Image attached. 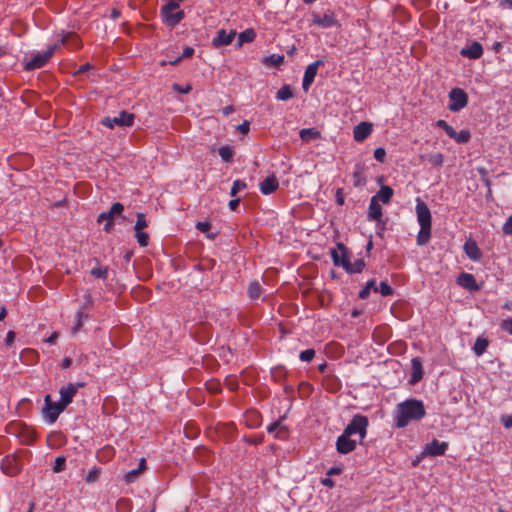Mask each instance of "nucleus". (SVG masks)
Masks as SVG:
<instances>
[{
  "label": "nucleus",
  "mask_w": 512,
  "mask_h": 512,
  "mask_svg": "<svg viewBox=\"0 0 512 512\" xmlns=\"http://www.w3.org/2000/svg\"><path fill=\"white\" fill-rule=\"evenodd\" d=\"M369 425L368 418L361 414L352 417L350 423L345 427L342 434L336 440V450L340 454H348L356 449L357 442L351 437L355 434L359 435L360 441L366 437L367 427Z\"/></svg>",
  "instance_id": "f257e3e1"
},
{
  "label": "nucleus",
  "mask_w": 512,
  "mask_h": 512,
  "mask_svg": "<svg viewBox=\"0 0 512 512\" xmlns=\"http://www.w3.org/2000/svg\"><path fill=\"white\" fill-rule=\"evenodd\" d=\"M426 415L423 401L407 399L396 406L394 412V425L397 428H404L411 422L422 420Z\"/></svg>",
  "instance_id": "f03ea898"
},
{
  "label": "nucleus",
  "mask_w": 512,
  "mask_h": 512,
  "mask_svg": "<svg viewBox=\"0 0 512 512\" xmlns=\"http://www.w3.org/2000/svg\"><path fill=\"white\" fill-rule=\"evenodd\" d=\"M179 2L177 0H170L161 8V15L163 20L169 26L178 25L185 17L183 10H179Z\"/></svg>",
  "instance_id": "7ed1b4c3"
},
{
  "label": "nucleus",
  "mask_w": 512,
  "mask_h": 512,
  "mask_svg": "<svg viewBox=\"0 0 512 512\" xmlns=\"http://www.w3.org/2000/svg\"><path fill=\"white\" fill-rule=\"evenodd\" d=\"M9 433L16 436L25 445H31L36 440L34 429L23 422L11 423L9 425Z\"/></svg>",
  "instance_id": "20e7f679"
},
{
  "label": "nucleus",
  "mask_w": 512,
  "mask_h": 512,
  "mask_svg": "<svg viewBox=\"0 0 512 512\" xmlns=\"http://www.w3.org/2000/svg\"><path fill=\"white\" fill-rule=\"evenodd\" d=\"M135 115L133 113H129L125 110L119 112L117 116H107L104 117L101 123L110 129H113L115 126L121 127H131L134 124Z\"/></svg>",
  "instance_id": "39448f33"
},
{
  "label": "nucleus",
  "mask_w": 512,
  "mask_h": 512,
  "mask_svg": "<svg viewBox=\"0 0 512 512\" xmlns=\"http://www.w3.org/2000/svg\"><path fill=\"white\" fill-rule=\"evenodd\" d=\"M58 45L50 46L46 51L42 53L35 54L29 61H27L24 65V69L26 71H33L36 69H40L46 65L50 58L54 55Z\"/></svg>",
  "instance_id": "423d86ee"
},
{
  "label": "nucleus",
  "mask_w": 512,
  "mask_h": 512,
  "mask_svg": "<svg viewBox=\"0 0 512 512\" xmlns=\"http://www.w3.org/2000/svg\"><path fill=\"white\" fill-rule=\"evenodd\" d=\"M468 104V95L461 88H453L449 92V105L448 109L451 112H459Z\"/></svg>",
  "instance_id": "0eeeda50"
},
{
  "label": "nucleus",
  "mask_w": 512,
  "mask_h": 512,
  "mask_svg": "<svg viewBox=\"0 0 512 512\" xmlns=\"http://www.w3.org/2000/svg\"><path fill=\"white\" fill-rule=\"evenodd\" d=\"M44 402L45 406L43 411L45 413V418L49 423H54L66 407L60 401L53 402L50 395L45 396Z\"/></svg>",
  "instance_id": "6e6552de"
},
{
  "label": "nucleus",
  "mask_w": 512,
  "mask_h": 512,
  "mask_svg": "<svg viewBox=\"0 0 512 512\" xmlns=\"http://www.w3.org/2000/svg\"><path fill=\"white\" fill-rule=\"evenodd\" d=\"M124 210L123 204L120 202L113 203L109 211L102 212L98 218V223H104V230L110 231L113 227V218L117 215H120Z\"/></svg>",
  "instance_id": "1a4fd4ad"
},
{
  "label": "nucleus",
  "mask_w": 512,
  "mask_h": 512,
  "mask_svg": "<svg viewBox=\"0 0 512 512\" xmlns=\"http://www.w3.org/2000/svg\"><path fill=\"white\" fill-rule=\"evenodd\" d=\"M311 17H312V25L318 26L323 29L340 26V23L336 19L333 12H329L324 15H320L316 12H313L311 14Z\"/></svg>",
  "instance_id": "9d476101"
},
{
  "label": "nucleus",
  "mask_w": 512,
  "mask_h": 512,
  "mask_svg": "<svg viewBox=\"0 0 512 512\" xmlns=\"http://www.w3.org/2000/svg\"><path fill=\"white\" fill-rule=\"evenodd\" d=\"M0 468L5 475L15 476L21 471L22 465L15 455H7L2 459Z\"/></svg>",
  "instance_id": "9b49d317"
},
{
  "label": "nucleus",
  "mask_w": 512,
  "mask_h": 512,
  "mask_svg": "<svg viewBox=\"0 0 512 512\" xmlns=\"http://www.w3.org/2000/svg\"><path fill=\"white\" fill-rule=\"evenodd\" d=\"M416 213L420 227L427 229L432 226L431 212L428 206L420 198H417Z\"/></svg>",
  "instance_id": "f8f14e48"
},
{
  "label": "nucleus",
  "mask_w": 512,
  "mask_h": 512,
  "mask_svg": "<svg viewBox=\"0 0 512 512\" xmlns=\"http://www.w3.org/2000/svg\"><path fill=\"white\" fill-rule=\"evenodd\" d=\"M323 64L324 61L322 59H318L307 66L302 80V88L305 92L310 89L317 75L318 68Z\"/></svg>",
  "instance_id": "ddd939ff"
},
{
  "label": "nucleus",
  "mask_w": 512,
  "mask_h": 512,
  "mask_svg": "<svg viewBox=\"0 0 512 512\" xmlns=\"http://www.w3.org/2000/svg\"><path fill=\"white\" fill-rule=\"evenodd\" d=\"M83 382L78 383H69L67 386L62 387L59 390L60 394V402L67 407L70 403H72L74 396L76 395L79 388L84 387Z\"/></svg>",
  "instance_id": "4468645a"
},
{
  "label": "nucleus",
  "mask_w": 512,
  "mask_h": 512,
  "mask_svg": "<svg viewBox=\"0 0 512 512\" xmlns=\"http://www.w3.org/2000/svg\"><path fill=\"white\" fill-rule=\"evenodd\" d=\"M447 448V442H440L437 439H434L433 441L425 445L422 454L425 456L428 455L432 457L442 456L445 454Z\"/></svg>",
  "instance_id": "2eb2a0df"
},
{
  "label": "nucleus",
  "mask_w": 512,
  "mask_h": 512,
  "mask_svg": "<svg viewBox=\"0 0 512 512\" xmlns=\"http://www.w3.org/2000/svg\"><path fill=\"white\" fill-rule=\"evenodd\" d=\"M331 257L335 266L346 267L349 260V253L342 243H337V248L331 250Z\"/></svg>",
  "instance_id": "dca6fc26"
},
{
  "label": "nucleus",
  "mask_w": 512,
  "mask_h": 512,
  "mask_svg": "<svg viewBox=\"0 0 512 512\" xmlns=\"http://www.w3.org/2000/svg\"><path fill=\"white\" fill-rule=\"evenodd\" d=\"M235 36L236 31L234 30L227 32L225 29H220L217 31L216 36L212 39V45L215 48H220L222 46L229 45L231 44Z\"/></svg>",
  "instance_id": "f3484780"
},
{
  "label": "nucleus",
  "mask_w": 512,
  "mask_h": 512,
  "mask_svg": "<svg viewBox=\"0 0 512 512\" xmlns=\"http://www.w3.org/2000/svg\"><path fill=\"white\" fill-rule=\"evenodd\" d=\"M372 124L369 122H361L354 127V139L357 142H363L372 133Z\"/></svg>",
  "instance_id": "a211bd4d"
},
{
  "label": "nucleus",
  "mask_w": 512,
  "mask_h": 512,
  "mask_svg": "<svg viewBox=\"0 0 512 512\" xmlns=\"http://www.w3.org/2000/svg\"><path fill=\"white\" fill-rule=\"evenodd\" d=\"M460 53L462 56L469 59H478L483 54V47L479 42L474 41L470 45L462 48Z\"/></svg>",
  "instance_id": "6ab92c4d"
},
{
  "label": "nucleus",
  "mask_w": 512,
  "mask_h": 512,
  "mask_svg": "<svg viewBox=\"0 0 512 512\" xmlns=\"http://www.w3.org/2000/svg\"><path fill=\"white\" fill-rule=\"evenodd\" d=\"M457 284L470 291H478L480 287L477 285L475 277L466 272H462L457 278Z\"/></svg>",
  "instance_id": "aec40b11"
},
{
  "label": "nucleus",
  "mask_w": 512,
  "mask_h": 512,
  "mask_svg": "<svg viewBox=\"0 0 512 512\" xmlns=\"http://www.w3.org/2000/svg\"><path fill=\"white\" fill-rule=\"evenodd\" d=\"M260 191L264 195H269L273 192H275L279 187V182L277 178L272 175L266 177L261 183H260Z\"/></svg>",
  "instance_id": "412c9836"
},
{
  "label": "nucleus",
  "mask_w": 512,
  "mask_h": 512,
  "mask_svg": "<svg viewBox=\"0 0 512 512\" xmlns=\"http://www.w3.org/2000/svg\"><path fill=\"white\" fill-rule=\"evenodd\" d=\"M411 365H412V374H411L410 383L416 384L423 378L424 372H423L422 362H421L420 358L415 357L412 359Z\"/></svg>",
  "instance_id": "4be33fe9"
},
{
  "label": "nucleus",
  "mask_w": 512,
  "mask_h": 512,
  "mask_svg": "<svg viewBox=\"0 0 512 512\" xmlns=\"http://www.w3.org/2000/svg\"><path fill=\"white\" fill-rule=\"evenodd\" d=\"M464 251L466 255L473 261H479L482 257V252L475 241H466L464 244Z\"/></svg>",
  "instance_id": "5701e85b"
},
{
  "label": "nucleus",
  "mask_w": 512,
  "mask_h": 512,
  "mask_svg": "<svg viewBox=\"0 0 512 512\" xmlns=\"http://www.w3.org/2000/svg\"><path fill=\"white\" fill-rule=\"evenodd\" d=\"M244 422L248 428H257L261 425V415L255 410L245 413Z\"/></svg>",
  "instance_id": "b1692460"
},
{
  "label": "nucleus",
  "mask_w": 512,
  "mask_h": 512,
  "mask_svg": "<svg viewBox=\"0 0 512 512\" xmlns=\"http://www.w3.org/2000/svg\"><path fill=\"white\" fill-rule=\"evenodd\" d=\"M394 192L390 186H382L380 190L372 197L376 199L377 202H382L384 204H388L391 201Z\"/></svg>",
  "instance_id": "393cba45"
},
{
  "label": "nucleus",
  "mask_w": 512,
  "mask_h": 512,
  "mask_svg": "<svg viewBox=\"0 0 512 512\" xmlns=\"http://www.w3.org/2000/svg\"><path fill=\"white\" fill-rule=\"evenodd\" d=\"M382 217V208L379 202L376 199L371 198L370 204L368 207V219L369 220H379Z\"/></svg>",
  "instance_id": "a878e982"
},
{
  "label": "nucleus",
  "mask_w": 512,
  "mask_h": 512,
  "mask_svg": "<svg viewBox=\"0 0 512 512\" xmlns=\"http://www.w3.org/2000/svg\"><path fill=\"white\" fill-rule=\"evenodd\" d=\"M255 37L256 33L253 29H246L238 35L236 46L240 48L244 43H250L254 41Z\"/></svg>",
  "instance_id": "bb28decb"
},
{
  "label": "nucleus",
  "mask_w": 512,
  "mask_h": 512,
  "mask_svg": "<svg viewBox=\"0 0 512 512\" xmlns=\"http://www.w3.org/2000/svg\"><path fill=\"white\" fill-rule=\"evenodd\" d=\"M371 290L374 292H378V287L376 286V280L370 279L367 281L366 285L359 291V298L367 299L370 295Z\"/></svg>",
  "instance_id": "cd10ccee"
},
{
  "label": "nucleus",
  "mask_w": 512,
  "mask_h": 512,
  "mask_svg": "<svg viewBox=\"0 0 512 512\" xmlns=\"http://www.w3.org/2000/svg\"><path fill=\"white\" fill-rule=\"evenodd\" d=\"M364 267H365V262L363 259H358L354 263H351L350 259H349L347 262V265L344 269L346 272L353 274V273L362 272Z\"/></svg>",
  "instance_id": "c85d7f7f"
},
{
  "label": "nucleus",
  "mask_w": 512,
  "mask_h": 512,
  "mask_svg": "<svg viewBox=\"0 0 512 512\" xmlns=\"http://www.w3.org/2000/svg\"><path fill=\"white\" fill-rule=\"evenodd\" d=\"M262 293L261 285L257 280L251 281L248 287V296L250 299L255 300L259 298Z\"/></svg>",
  "instance_id": "c756f323"
},
{
  "label": "nucleus",
  "mask_w": 512,
  "mask_h": 512,
  "mask_svg": "<svg viewBox=\"0 0 512 512\" xmlns=\"http://www.w3.org/2000/svg\"><path fill=\"white\" fill-rule=\"evenodd\" d=\"M300 138L303 140V141H310L312 139H317L320 137V132L313 129V128H304L302 130H300Z\"/></svg>",
  "instance_id": "7c9ffc66"
},
{
  "label": "nucleus",
  "mask_w": 512,
  "mask_h": 512,
  "mask_svg": "<svg viewBox=\"0 0 512 512\" xmlns=\"http://www.w3.org/2000/svg\"><path fill=\"white\" fill-rule=\"evenodd\" d=\"M488 345H489V342L486 338L479 337L476 339V341L474 343L473 351L477 356H480L485 352Z\"/></svg>",
  "instance_id": "2f4dec72"
},
{
  "label": "nucleus",
  "mask_w": 512,
  "mask_h": 512,
  "mask_svg": "<svg viewBox=\"0 0 512 512\" xmlns=\"http://www.w3.org/2000/svg\"><path fill=\"white\" fill-rule=\"evenodd\" d=\"M293 97V92L289 85L282 86L276 93V99L280 101H287Z\"/></svg>",
  "instance_id": "473e14b6"
},
{
  "label": "nucleus",
  "mask_w": 512,
  "mask_h": 512,
  "mask_svg": "<svg viewBox=\"0 0 512 512\" xmlns=\"http://www.w3.org/2000/svg\"><path fill=\"white\" fill-rule=\"evenodd\" d=\"M353 184L355 187H363L366 184V177L364 176V173L361 168H357L353 172Z\"/></svg>",
  "instance_id": "72a5a7b5"
},
{
  "label": "nucleus",
  "mask_w": 512,
  "mask_h": 512,
  "mask_svg": "<svg viewBox=\"0 0 512 512\" xmlns=\"http://www.w3.org/2000/svg\"><path fill=\"white\" fill-rule=\"evenodd\" d=\"M87 315L85 314V312L83 311V309H80L77 311L76 313V322L75 324L73 325L72 329H71V332L73 335H75L76 333H78L82 326H83V319L86 318Z\"/></svg>",
  "instance_id": "f704fd0d"
},
{
  "label": "nucleus",
  "mask_w": 512,
  "mask_h": 512,
  "mask_svg": "<svg viewBox=\"0 0 512 512\" xmlns=\"http://www.w3.org/2000/svg\"><path fill=\"white\" fill-rule=\"evenodd\" d=\"M218 154L224 162H230L234 155V150L231 146H221L218 149Z\"/></svg>",
  "instance_id": "c9c22d12"
},
{
  "label": "nucleus",
  "mask_w": 512,
  "mask_h": 512,
  "mask_svg": "<svg viewBox=\"0 0 512 512\" xmlns=\"http://www.w3.org/2000/svg\"><path fill=\"white\" fill-rule=\"evenodd\" d=\"M431 236V227H428L427 229H424L420 227V231L417 235V244L420 246L425 245L428 243Z\"/></svg>",
  "instance_id": "e433bc0d"
},
{
  "label": "nucleus",
  "mask_w": 512,
  "mask_h": 512,
  "mask_svg": "<svg viewBox=\"0 0 512 512\" xmlns=\"http://www.w3.org/2000/svg\"><path fill=\"white\" fill-rule=\"evenodd\" d=\"M90 273L95 278L106 280L108 277V268L102 267V266H97V267L92 268Z\"/></svg>",
  "instance_id": "4c0bfd02"
},
{
  "label": "nucleus",
  "mask_w": 512,
  "mask_h": 512,
  "mask_svg": "<svg viewBox=\"0 0 512 512\" xmlns=\"http://www.w3.org/2000/svg\"><path fill=\"white\" fill-rule=\"evenodd\" d=\"M284 56L283 55H277V54H271L264 59V63L272 66H279L283 63Z\"/></svg>",
  "instance_id": "58836bf2"
},
{
  "label": "nucleus",
  "mask_w": 512,
  "mask_h": 512,
  "mask_svg": "<svg viewBox=\"0 0 512 512\" xmlns=\"http://www.w3.org/2000/svg\"><path fill=\"white\" fill-rule=\"evenodd\" d=\"M428 161L430 164L436 167H441L444 163V156L442 153H434L428 156Z\"/></svg>",
  "instance_id": "ea45409f"
},
{
  "label": "nucleus",
  "mask_w": 512,
  "mask_h": 512,
  "mask_svg": "<svg viewBox=\"0 0 512 512\" xmlns=\"http://www.w3.org/2000/svg\"><path fill=\"white\" fill-rule=\"evenodd\" d=\"M147 226H148V223H147V221L145 219V215L143 213H138L137 214V220H136V223H135V226H134L135 232L142 231Z\"/></svg>",
  "instance_id": "a19ab883"
},
{
  "label": "nucleus",
  "mask_w": 512,
  "mask_h": 512,
  "mask_svg": "<svg viewBox=\"0 0 512 512\" xmlns=\"http://www.w3.org/2000/svg\"><path fill=\"white\" fill-rule=\"evenodd\" d=\"M70 41H73L75 48L80 46V41L78 37L74 33H67L62 37L61 43L63 45H68Z\"/></svg>",
  "instance_id": "79ce46f5"
},
{
  "label": "nucleus",
  "mask_w": 512,
  "mask_h": 512,
  "mask_svg": "<svg viewBox=\"0 0 512 512\" xmlns=\"http://www.w3.org/2000/svg\"><path fill=\"white\" fill-rule=\"evenodd\" d=\"M457 143L464 144L470 140V132L468 130L456 131V138H453Z\"/></svg>",
  "instance_id": "37998d69"
},
{
  "label": "nucleus",
  "mask_w": 512,
  "mask_h": 512,
  "mask_svg": "<svg viewBox=\"0 0 512 512\" xmlns=\"http://www.w3.org/2000/svg\"><path fill=\"white\" fill-rule=\"evenodd\" d=\"M246 188H247V184L244 181L235 180L232 184L230 195L235 196L240 190H244Z\"/></svg>",
  "instance_id": "c03bdc74"
},
{
  "label": "nucleus",
  "mask_w": 512,
  "mask_h": 512,
  "mask_svg": "<svg viewBox=\"0 0 512 512\" xmlns=\"http://www.w3.org/2000/svg\"><path fill=\"white\" fill-rule=\"evenodd\" d=\"M315 357V350L314 349H306L304 351H301L299 354V358L303 362H310Z\"/></svg>",
  "instance_id": "a18cd8bd"
},
{
  "label": "nucleus",
  "mask_w": 512,
  "mask_h": 512,
  "mask_svg": "<svg viewBox=\"0 0 512 512\" xmlns=\"http://www.w3.org/2000/svg\"><path fill=\"white\" fill-rule=\"evenodd\" d=\"M194 54V49L192 47H186L181 55L175 59L174 61H171L172 65L178 64L182 59L190 58Z\"/></svg>",
  "instance_id": "49530a36"
},
{
  "label": "nucleus",
  "mask_w": 512,
  "mask_h": 512,
  "mask_svg": "<svg viewBox=\"0 0 512 512\" xmlns=\"http://www.w3.org/2000/svg\"><path fill=\"white\" fill-rule=\"evenodd\" d=\"M137 241L141 247H146L149 243V235L146 232L139 231L135 232Z\"/></svg>",
  "instance_id": "de8ad7c7"
},
{
  "label": "nucleus",
  "mask_w": 512,
  "mask_h": 512,
  "mask_svg": "<svg viewBox=\"0 0 512 512\" xmlns=\"http://www.w3.org/2000/svg\"><path fill=\"white\" fill-rule=\"evenodd\" d=\"M378 292H380L382 296H389L393 294V289L387 282L382 281L380 282Z\"/></svg>",
  "instance_id": "09e8293b"
},
{
  "label": "nucleus",
  "mask_w": 512,
  "mask_h": 512,
  "mask_svg": "<svg viewBox=\"0 0 512 512\" xmlns=\"http://www.w3.org/2000/svg\"><path fill=\"white\" fill-rule=\"evenodd\" d=\"M141 474V469H132L130 471H128L126 474H125V481L127 483H132L134 482L138 476Z\"/></svg>",
  "instance_id": "8fccbe9b"
},
{
  "label": "nucleus",
  "mask_w": 512,
  "mask_h": 512,
  "mask_svg": "<svg viewBox=\"0 0 512 512\" xmlns=\"http://www.w3.org/2000/svg\"><path fill=\"white\" fill-rule=\"evenodd\" d=\"M65 463H66V459L63 456H58L55 459L53 471L55 473H59V472L63 471L65 468Z\"/></svg>",
  "instance_id": "3c124183"
},
{
  "label": "nucleus",
  "mask_w": 512,
  "mask_h": 512,
  "mask_svg": "<svg viewBox=\"0 0 512 512\" xmlns=\"http://www.w3.org/2000/svg\"><path fill=\"white\" fill-rule=\"evenodd\" d=\"M100 471L96 468L91 469L86 475V481L88 483H94L98 480Z\"/></svg>",
  "instance_id": "603ef678"
},
{
  "label": "nucleus",
  "mask_w": 512,
  "mask_h": 512,
  "mask_svg": "<svg viewBox=\"0 0 512 512\" xmlns=\"http://www.w3.org/2000/svg\"><path fill=\"white\" fill-rule=\"evenodd\" d=\"M500 327L503 331L512 335V317H508L507 319L502 320Z\"/></svg>",
  "instance_id": "864d4df0"
},
{
  "label": "nucleus",
  "mask_w": 512,
  "mask_h": 512,
  "mask_svg": "<svg viewBox=\"0 0 512 512\" xmlns=\"http://www.w3.org/2000/svg\"><path fill=\"white\" fill-rule=\"evenodd\" d=\"M502 230L505 235L512 236V215L503 224Z\"/></svg>",
  "instance_id": "5fc2aeb1"
},
{
  "label": "nucleus",
  "mask_w": 512,
  "mask_h": 512,
  "mask_svg": "<svg viewBox=\"0 0 512 512\" xmlns=\"http://www.w3.org/2000/svg\"><path fill=\"white\" fill-rule=\"evenodd\" d=\"M386 156V151L383 147H378L374 151V158L379 161L383 162Z\"/></svg>",
  "instance_id": "6e6d98bb"
},
{
  "label": "nucleus",
  "mask_w": 512,
  "mask_h": 512,
  "mask_svg": "<svg viewBox=\"0 0 512 512\" xmlns=\"http://www.w3.org/2000/svg\"><path fill=\"white\" fill-rule=\"evenodd\" d=\"M244 441L248 444L258 445L263 442V436H255L253 438L245 436Z\"/></svg>",
  "instance_id": "4d7b16f0"
},
{
  "label": "nucleus",
  "mask_w": 512,
  "mask_h": 512,
  "mask_svg": "<svg viewBox=\"0 0 512 512\" xmlns=\"http://www.w3.org/2000/svg\"><path fill=\"white\" fill-rule=\"evenodd\" d=\"M196 228H197L199 231H201V232H203V233H206V232H208V231L210 230L211 225H210V223H209V222H198V223L196 224Z\"/></svg>",
  "instance_id": "13d9d810"
},
{
  "label": "nucleus",
  "mask_w": 512,
  "mask_h": 512,
  "mask_svg": "<svg viewBox=\"0 0 512 512\" xmlns=\"http://www.w3.org/2000/svg\"><path fill=\"white\" fill-rule=\"evenodd\" d=\"M238 131L242 134H247L250 129V123L248 121H244L237 127Z\"/></svg>",
  "instance_id": "bf43d9fd"
},
{
  "label": "nucleus",
  "mask_w": 512,
  "mask_h": 512,
  "mask_svg": "<svg viewBox=\"0 0 512 512\" xmlns=\"http://www.w3.org/2000/svg\"><path fill=\"white\" fill-rule=\"evenodd\" d=\"M285 427L284 426H280V422L279 421H276V422H273L271 423L268 427H267V431L269 433H272L274 431H276L277 429L279 430H283Z\"/></svg>",
  "instance_id": "052dcab7"
},
{
  "label": "nucleus",
  "mask_w": 512,
  "mask_h": 512,
  "mask_svg": "<svg viewBox=\"0 0 512 512\" xmlns=\"http://www.w3.org/2000/svg\"><path fill=\"white\" fill-rule=\"evenodd\" d=\"M92 69V65L90 63H85L81 65L78 70L76 71V75L84 74L88 70Z\"/></svg>",
  "instance_id": "680f3d73"
},
{
  "label": "nucleus",
  "mask_w": 512,
  "mask_h": 512,
  "mask_svg": "<svg viewBox=\"0 0 512 512\" xmlns=\"http://www.w3.org/2000/svg\"><path fill=\"white\" fill-rule=\"evenodd\" d=\"M173 89L175 91H178L180 93H188L191 91V86L190 85H187L185 88H182L179 84H174L173 85Z\"/></svg>",
  "instance_id": "e2e57ef3"
},
{
  "label": "nucleus",
  "mask_w": 512,
  "mask_h": 512,
  "mask_svg": "<svg viewBox=\"0 0 512 512\" xmlns=\"http://www.w3.org/2000/svg\"><path fill=\"white\" fill-rule=\"evenodd\" d=\"M499 7L502 9H511L512 10V0H500Z\"/></svg>",
  "instance_id": "0e129e2a"
},
{
  "label": "nucleus",
  "mask_w": 512,
  "mask_h": 512,
  "mask_svg": "<svg viewBox=\"0 0 512 512\" xmlns=\"http://www.w3.org/2000/svg\"><path fill=\"white\" fill-rule=\"evenodd\" d=\"M239 203H240V198L232 199L229 201L228 206L232 211H234L239 206Z\"/></svg>",
  "instance_id": "69168bd1"
},
{
  "label": "nucleus",
  "mask_w": 512,
  "mask_h": 512,
  "mask_svg": "<svg viewBox=\"0 0 512 512\" xmlns=\"http://www.w3.org/2000/svg\"><path fill=\"white\" fill-rule=\"evenodd\" d=\"M15 333L13 331H9L6 335V344L11 345L14 342Z\"/></svg>",
  "instance_id": "338daca9"
},
{
  "label": "nucleus",
  "mask_w": 512,
  "mask_h": 512,
  "mask_svg": "<svg viewBox=\"0 0 512 512\" xmlns=\"http://www.w3.org/2000/svg\"><path fill=\"white\" fill-rule=\"evenodd\" d=\"M503 424L506 428L512 427V415L507 416L506 418H503Z\"/></svg>",
  "instance_id": "774afa93"
}]
</instances>
